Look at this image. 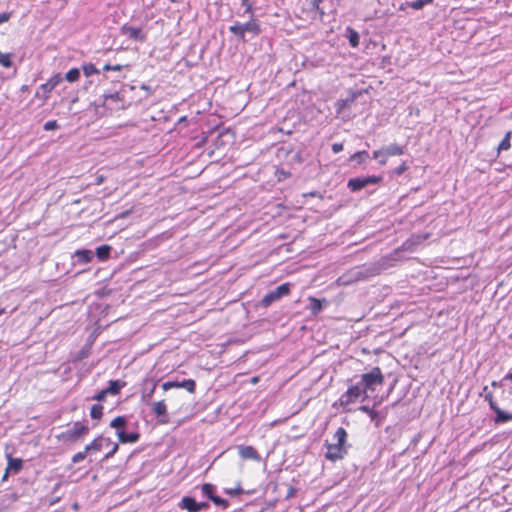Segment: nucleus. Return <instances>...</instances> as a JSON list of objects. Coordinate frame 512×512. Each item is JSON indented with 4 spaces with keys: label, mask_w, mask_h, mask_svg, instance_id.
<instances>
[{
    "label": "nucleus",
    "mask_w": 512,
    "mask_h": 512,
    "mask_svg": "<svg viewBox=\"0 0 512 512\" xmlns=\"http://www.w3.org/2000/svg\"><path fill=\"white\" fill-rule=\"evenodd\" d=\"M117 448H118V445L114 444L112 450L106 454V458L112 456L115 453V451L117 450Z\"/></svg>",
    "instance_id": "obj_50"
},
{
    "label": "nucleus",
    "mask_w": 512,
    "mask_h": 512,
    "mask_svg": "<svg viewBox=\"0 0 512 512\" xmlns=\"http://www.w3.org/2000/svg\"><path fill=\"white\" fill-rule=\"evenodd\" d=\"M241 5L245 8L244 14H248L250 17H253V7L250 0H241Z\"/></svg>",
    "instance_id": "obj_37"
},
{
    "label": "nucleus",
    "mask_w": 512,
    "mask_h": 512,
    "mask_svg": "<svg viewBox=\"0 0 512 512\" xmlns=\"http://www.w3.org/2000/svg\"><path fill=\"white\" fill-rule=\"evenodd\" d=\"M512 132L508 131L502 141L499 143L497 150L498 153L502 150H508L511 147L510 139H511Z\"/></svg>",
    "instance_id": "obj_27"
},
{
    "label": "nucleus",
    "mask_w": 512,
    "mask_h": 512,
    "mask_svg": "<svg viewBox=\"0 0 512 512\" xmlns=\"http://www.w3.org/2000/svg\"><path fill=\"white\" fill-rule=\"evenodd\" d=\"M63 81V77L60 73L53 75L46 83L40 85V89L45 94V99L48 97L47 95L61 82Z\"/></svg>",
    "instance_id": "obj_14"
},
{
    "label": "nucleus",
    "mask_w": 512,
    "mask_h": 512,
    "mask_svg": "<svg viewBox=\"0 0 512 512\" xmlns=\"http://www.w3.org/2000/svg\"><path fill=\"white\" fill-rule=\"evenodd\" d=\"M360 383L365 391H375L377 386H382L384 383V376L379 367L372 368L371 371L364 373L360 376Z\"/></svg>",
    "instance_id": "obj_2"
},
{
    "label": "nucleus",
    "mask_w": 512,
    "mask_h": 512,
    "mask_svg": "<svg viewBox=\"0 0 512 512\" xmlns=\"http://www.w3.org/2000/svg\"><path fill=\"white\" fill-rule=\"evenodd\" d=\"M59 500H60V498H59V497H57V498H53V500L51 501V504H55V503H56V502H58Z\"/></svg>",
    "instance_id": "obj_54"
},
{
    "label": "nucleus",
    "mask_w": 512,
    "mask_h": 512,
    "mask_svg": "<svg viewBox=\"0 0 512 512\" xmlns=\"http://www.w3.org/2000/svg\"><path fill=\"white\" fill-rule=\"evenodd\" d=\"M215 505L222 507L223 509H227L229 506V502L226 499H223L217 495H214L210 499Z\"/></svg>",
    "instance_id": "obj_34"
},
{
    "label": "nucleus",
    "mask_w": 512,
    "mask_h": 512,
    "mask_svg": "<svg viewBox=\"0 0 512 512\" xmlns=\"http://www.w3.org/2000/svg\"><path fill=\"white\" fill-rule=\"evenodd\" d=\"M201 491L205 497L211 499L215 495L216 487L211 483H205L202 485Z\"/></svg>",
    "instance_id": "obj_26"
},
{
    "label": "nucleus",
    "mask_w": 512,
    "mask_h": 512,
    "mask_svg": "<svg viewBox=\"0 0 512 512\" xmlns=\"http://www.w3.org/2000/svg\"><path fill=\"white\" fill-rule=\"evenodd\" d=\"M209 508L208 502H197V512L207 510Z\"/></svg>",
    "instance_id": "obj_46"
},
{
    "label": "nucleus",
    "mask_w": 512,
    "mask_h": 512,
    "mask_svg": "<svg viewBox=\"0 0 512 512\" xmlns=\"http://www.w3.org/2000/svg\"><path fill=\"white\" fill-rule=\"evenodd\" d=\"M433 0H415L412 2H407V6L411 7L414 10L422 9L426 4L431 3Z\"/></svg>",
    "instance_id": "obj_31"
},
{
    "label": "nucleus",
    "mask_w": 512,
    "mask_h": 512,
    "mask_svg": "<svg viewBox=\"0 0 512 512\" xmlns=\"http://www.w3.org/2000/svg\"><path fill=\"white\" fill-rule=\"evenodd\" d=\"M157 387V383L153 380H146L143 383L141 389V399L143 402L149 403L152 395L154 394Z\"/></svg>",
    "instance_id": "obj_13"
},
{
    "label": "nucleus",
    "mask_w": 512,
    "mask_h": 512,
    "mask_svg": "<svg viewBox=\"0 0 512 512\" xmlns=\"http://www.w3.org/2000/svg\"><path fill=\"white\" fill-rule=\"evenodd\" d=\"M347 432L343 427H339L334 435L332 442L326 440L325 446L327 451L325 457L330 461H337L343 459L348 453V446L346 445Z\"/></svg>",
    "instance_id": "obj_1"
},
{
    "label": "nucleus",
    "mask_w": 512,
    "mask_h": 512,
    "mask_svg": "<svg viewBox=\"0 0 512 512\" xmlns=\"http://www.w3.org/2000/svg\"><path fill=\"white\" fill-rule=\"evenodd\" d=\"M360 398H362V400H365L368 398V394L359 381L355 384L349 385L347 391L341 395L339 401L341 406H347L351 403L356 402Z\"/></svg>",
    "instance_id": "obj_3"
},
{
    "label": "nucleus",
    "mask_w": 512,
    "mask_h": 512,
    "mask_svg": "<svg viewBox=\"0 0 512 512\" xmlns=\"http://www.w3.org/2000/svg\"><path fill=\"white\" fill-rule=\"evenodd\" d=\"M60 486H61V484H60V483H57V484L55 485V487H54V491H56Z\"/></svg>",
    "instance_id": "obj_57"
},
{
    "label": "nucleus",
    "mask_w": 512,
    "mask_h": 512,
    "mask_svg": "<svg viewBox=\"0 0 512 512\" xmlns=\"http://www.w3.org/2000/svg\"><path fill=\"white\" fill-rule=\"evenodd\" d=\"M382 181L381 176H365V177H356L349 179L347 183V187L352 192H358L364 187L370 185V184H377Z\"/></svg>",
    "instance_id": "obj_7"
},
{
    "label": "nucleus",
    "mask_w": 512,
    "mask_h": 512,
    "mask_svg": "<svg viewBox=\"0 0 512 512\" xmlns=\"http://www.w3.org/2000/svg\"><path fill=\"white\" fill-rule=\"evenodd\" d=\"M120 69V66L119 65H116V66H111V65H105L104 66V70H119Z\"/></svg>",
    "instance_id": "obj_49"
},
{
    "label": "nucleus",
    "mask_w": 512,
    "mask_h": 512,
    "mask_svg": "<svg viewBox=\"0 0 512 512\" xmlns=\"http://www.w3.org/2000/svg\"><path fill=\"white\" fill-rule=\"evenodd\" d=\"M151 411L160 424H167L169 422L167 406L164 400L153 402L151 404Z\"/></svg>",
    "instance_id": "obj_9"
},
{
    "label": "nucleus",
    "mask_w": 512,
    "mask_h": 512,
    "mask_svg": "<svg viewBox=\"0 0 512 512\" xmlns=\"http://www.w3.org/2000/svg\"><path fill=\"white\" fill-rule=\"evenodd\" d=\"M103 415V406L101 404H94L90 410V416L92 419H100Z\"/></svg>",
    "instance_id": "obj_29"
},
{
    "label": "nucleus",
    "mask_w": 512,
    "mask_h": 512,
    "mask_svg": "<svg viewBox=\"0 0 512 512\" xmlns=\"http://www.w3.org/2000/svg\"><path fill=\"white\" fill-rule=\"evenodd\" d=\"M80 78V69L72 68L70 69L63 79H66L68 82H76Z\"/></svg>",
    "instance_id": "obj_28"
},
{
    "label": "nucleus",
    "mask_w": 512,
    "mask_h": 512,
    "mask_svg": "<svg viewBox=\"0 0 512 512\" xmlns=\"http://www.w3.org/2000/svg\"><path fill=\"white\" fill-rule=\"evenodd\" d=\"M138 438H139L138 433L130 432V443L136 442L138 440Z\"/></svg>",
    "instance_id": "obj_47"
},
{
    "label": "nucleus",
    "mask_w": 512,
    "mask_h": 512,
    "mask_svg": "<svg viewBox=\"0 0 512 512\" xmlns=\"http://www.w3.org/2000/svg\"><path fill=\"white\" fill-rule=\"evenodd\" d=\"M242 29L244 38H246L247 33L250 34L252 38L261 33L260 24L257 20L253 19V17H251L248 22L242 23Z\"/></svg>",
    "instance_id": "obj_12"
},
{
    "label": "nucleus",
    "mask_w": 512,
    "mask_h": 512,
    "mask_svg": "<svg viewBox=\"0 0 512 512\" xmlns=\"http://www.w3.org/2000/svg\"><path fill=\"white\" fill-rule=\"evenodd\" d=\"M109 395L105 389L101 390L100 392L96 393L91 397L92 400L101 402L104 401L106 396Z\"/></svg>",
    "instance_id": "obj_41"
},
{
    "label": "nucleus",
    "mask_w": 512,
    "mask_h": 512,
    "mask_svg": "<svg viewBox=\"0 0 512 512\" xmlns=\"http://www.w3.org/2000/svg\"><path fill=\"white\" fill-rule=\"evenodd\" d=\"M82 69H83L84 75L87 77H89L93 74L99 73V70L96 69V67L92 63L84 64Z\"/></svg>",
    "instance_id": "obj_33"
},
{
    "label": "nucleus",
    "mask_w": 512,
    "mask_h": 512,
    "mask_svg": "<svg viewBox=\"0 0 512 512\" xmlns=\"http://www.w3.org/2000/svg\"><path fill=\"white\" fill-rule=\"evenodd\" d=\"M369 153L366 150L357 151L353 155L350 156L349 161L350 162H356L358 165H362L369 159Z\"/></svg>",
    "instance_id": "obj_21"
},
{
    "label": "nucleus",
    "mask_w": 512,
    "mask_h": 512,
    "mask_svg": "<svg viewBox=\"0 0 512 512\" xmlns=\"http://www.w3.org/2000/svg\"><path fill=\"white\" fill-rule=\"evenodd\" d=\"M322 3V0H311L310 5L313 9H315L319 15L322 17L324 15L323 9L320 7V4Z\"/></svg>",
    "instance_id": "obj_40"
},
{
    "label": "nucleus",
    "mask_w": 512,
    "mask_h": 512,
    "mask_svg": "<svg viewBox=\"0 0 512 512\" xmlns=\"http://www.w3.org/2000/svg\"><path fill=\"white\" fill-rule=\"evenodd\" d=\"M407 169H408V167H407L406 163L402 162L401 165H399L397 168H395L394 174L397 176L402 175Z\"/></svg>",
    "instance_id": "obj_43"
},
{
    "label": "nucleus",
    "mask_w": 512,
    "mask_h": 512,
    "mask_svg": "<svg viewBox=\"0 0 512 512\" xmlns=\"http://www.w3.org/2000/svg\"><path fill=\"white\" fill-rule=\"evenodd\" d=\"M9 473H10V472H7V470L5 471V474H4V476H3V481H4V480H6V479L8 478V474H9Z\"/></svg>",
    "instance_id": "obj_55"
},
{
    "label": "nucleus",
    "mask_w": 512,
    "mask_h": 512,
    "mask_svg": "<svg viewBox=\"0 0 512 512\" xmlns=\"http://www.w3.org/2000/svg\"><path fill=\"white\" fill-rule=\"evenodd\" d=\"M290 283H283L276 287L275 289L269 291L259 302V306L263 308H268L274 302L279 301L282 297L289 295L290 293Z\"/></svg>",
    "instance_id": "obj_4"
},
{
    "label": "nucleus",
    "mask_w": 512,
    "mask_h": 512,
    "mask_svg": "<svg viewBox=\"0 0 512 512\" xmlns=\"http://www.w3.org/2000/svg\"><path fill=\"white\" fill-rule=\"evenodd\" d=\"M240 457L244 460H254L259 462L261 457L257 450L252 446L239 445L237 446Z\"/></svg>",
    "instance_id": "obj_11"
},
{
    "label": "nucleus",
    "mask_w": 512,
    "mask_h": 512,
    "mask_svg": "<svg viewBox=\"0 0 512 512\" xmlns=\"http://www.w3.org/2000/svg\"><path fill=\"white\" fill-rule=\"evenodd\" d=\"M224 492L232 497L234 496H238L240 494L243 493V489L241 488L240 485H238L237 487L235 488H227L224 490Z\"/></svg>",
    "instance_id": "obj_38"
},
{
    "label": "nucleus",
    "mask_w": 512,
    "mask_h": 512,
    "mask_svg": "<svg viewBox=\"0 0 512 512\" xmlns=\"http://www.w3.org/2000/svg\"><path fill=\"white\" fill-rule=\"evenodd\" d=\"M23 467V461L20 458H13L8 455L7 472L18 473Z\"/></svg>",
    "instance_id": "obj_19"
},
{
    "label": "nucleus",
    "mask_w": 512,
    "mask_h": 512,
    "mask_svg": "<svg viewBox=\"0 0 512 512\" xmlns=\"http://www.w3.org/2000/svg\"><path fill=\"white\" fill-rule=\"evenodd\" d=\"M5 313H6L5 309L4 308H0V316L5 314Z\"/></svg>",
    "instance_id": "obj_56"
},
{
    "label": "nucleus",
    "mask_w": 512,
    "mask_h": 512,
    "mask_svg": "<svg viewBox=\"0 0 512 512\" xmlns=\"http://www.w3.org/2000/svg\"><path fill=\"white\" fill-rule=\"evenodd\" d=\"M486 393H489L488 387L484 386L483 391L480 394H486Z\"/></svg>",
    "instance_id": "obj_53"
},
{
    "label": "nucleus",
    "mask_w": 512,
    "mask_h": 512,
    "mask_svg": "<svg viewBox=\"0 0 512 512\" xmlns=\"http://www.w3.org/2000/svg\"><path fill=\"white\" fill-rule=\"evenodd\" d=\"M125 386V382L120 380H112L109 382V386L105 388L109 395H116L119 393L120 389Z\"/></svg>",
    "instance_id": "obj_23"
},
{
    "label": "nucleus",
    "mask_w": 512,
    "mask_h": 512,
    "mask_svg": "<svg viewBox=\"0 0 512 512\" xmlns=\"http://www.w3.org/2000/svg\"><path fill=\"white\" fill-rule=\"evenodd\" d=\"M122 29H123V30L127 29V25H126V24H124V25L122 26Z\"/></svg>",
    "instance_id": "obj_60"
},
{
    "label": "nucleus",
    "mask_w": 512,
    "mask_h": 512,
    "mask_svg": "<svg viewBox=\"0 0 512 512\" xmlns=\"http://www.w3.org/2000/svg\"><path fill=\"white\" fill-rule=\"evenodd\" d=\"M333 153L337 154L343 150V144L342 143H334L331 147Z\"/></svg>",
    "instance_id": "obj_45"
},
{
    "label": "nucleus",
    "mask_w": 512,
    "mask_h": 512,
    "mask_svg": "<svg viewBox=\"0 0 512 512\" xmlns=\"http://www.w3.org/2000/svg\"><path fill=\"white\" fill-rule=\"evenodd\" d=\"M88 453H89V452H88V451H86V448L84 449V451H81V452L76 453V454L72 457V462H73L74 464L80 463L81 461H83V460L86 458V456H87V454H88Z\"/></svg>",
    "instance_id": "obj_36"
},
{
    "label": "nucleus",
    "mask_w": 512,
    "mask_h": 512,
    "mask_svg": "<svg viewBox=\"0 0 512 512\" xmlns=\"http://www.w3.org/2000/svg\"><path fill=\"white\" fill-rule=\"evenodd\" d=\"M9 19V14L8 13H1L0 14V24L8 21Z\"/></svg>",
    "instance_id": "obj_48"
},
{
    "label": "nucleus",
    "mask_w": 512,
    "mask_h": 512,
    "mask_svg": "<svg viewBox=\"0 0 512 512\" xmlns=\"http://www.w3.org/2000/svg\"><path fill=\"white\" fill-rule=\"evenodd\" d=\"M178 507L188 512H197V501L193 497L185 496L178 503Z\"/></svg>",
    "instance_id": "obj_16"
},
{
    "label": "nucleus",
    "mask_w": 512,
    "mask_h": 512,
    "mask_svg": "<svg viewBox=\"0 0 512 512\" xmlns=\"http://www.w3.org/2000/svg\"><path fill=\"white\" fill-rule=\"evenodd\" d=\"M404 154V148L396 143L390 144L388 146L382 147L379 150L373 152V158H378V156H382L379 164L385 165L387 163V159L390 156H400Z\"/></svg>",
    "instance_id": "obj_6"
},
{
    "label": "nucleus",
    "mask_w": 512,
    "mask_h": 512,
    "mask_svg": "<svg viewBox=\"0 0 512 512\" xmlns=\"http://www.w3.org/2000/svg\"><path fill=\"white\" fill-rule=\"evenodd\" d=\"M505 379L510 380V381L512 382V372H511V373H508V374L505 376Z\"/></svg>",
    "instance_id": "obj_52"
},
{
    "label": "nucleus",
    "mask_w": 512,
    "mask_h": 512,
    "mask_svg": "<svg viewBox=\"0 0 512 512\" xmlns=\"http://www.w3.org/2000/svg\"><path fill=\"white\" fill-rule=\"evenodd\" d=\"M111 249L112 248L109 245H106V244L101 245V246L96 248V251H95L94 255H96V257L99 260L104 261V260L109 258Z\"/></svg>",
    "instance_id": "obj_22"
},
{
    "label": "nucleus",
    "mask_w": 512,
    "mask_h": 512,
    "mask_svg": "<svg viewBox=\"0 0 512 512\" xmlns=\"http://www.w3.org/2000/svg\"><path fill=\"white\" fill-rule=\"evenodd\" d=\"M349 35H348V40H349V43L352 47H357L359 45V34L357 31L351 29V28H348L347 29Z\"/></svg>",
    "instance_id": "obj_30"
},
{
    "label": "nucleus",
    "mask_w": 512,
    "mask_h": 512,
    "mask_svg": "<svg viewBox=\"0 0 512 512\" xmlns=\"http://www.w3.org/2000/svg\"><path fill=\"white\" fill-rule=\"evenodd\" d=\"M496 414L494 418L495 424H503L512 420V413L505 412L499 408V406L493 410Z\"/></svg>",
    "instance_id": "obj_20"
},
{
    "label": "nucleus",
    "mask_w": 512,
    "mask_h": 512,
    "mask_svg": "<svg viewBox=\"0 0 512 512\" xmlns=\"http://www.w3.org/2000/svg\"><path fill=\"white\" fill-rule=\"evenodd\" d=\"M109 444V439L105 437H99L94 439L90 444H88L85 448L86 451H100L104 445Z\"/></svg>",
    "instance_id": "obj_17"
},
{
    "label": "nucleus",
    "mask_w": 512,
    "mask_h": 512,
    "mask_svg": "<svg viewBox=\"0 0 512 512\" xmlns=\"http://www.w3.org/2000/svg\"><path fill=\"white\" fill-rule=\"evenodd\" d=\"M294 493H295V489L293 487H290L288 494H287V498L292 497L294 495Z\"/></svg>",
    "instance_id": "obj_51"
},
{
    "label": "nucleus",
    "mask_w": 512,
    "mask_h": 512,
    "mask_svg": "<svg viewBox=\"0 0 512 512\" xmlns=\"http://www.w3.org/2000/svg\"><path fill=\"white\" fill-rule=\"evenodd\" d=\"M170 1H171V2H173V3H179V2H181L182 0H170Z\"/></svg>",
    "instance_id": "obj_59"
},
{
    "label": "nucleus",
    "mask_w": 512,
    "mask_h": 512,
    "mask_svg": "<svg viewBox=\"0 0 512 512\" xmlns=\"http://www.w3.org/2000/svg\"><path fill=\"white\" fill-rule=\"evenodd\" d=\"M59 127H60V126H59V124L57 123V121H56V120H49V121H47V122L44 124V126H43V128H44V130H45V131L56 130V129H58Z\"/></svg>",
    "instance_id": "obj_39"
},
{
    "label": "nucleus",
    "mask_w": 512,
    "mask_h": 512,
    "mask_svg": "<svg viewBox=\"0 0 512 512\" xmlns=\"http://www.w3.org/2000/svg\"><path fill=\"white\" fill-rule=\"evenodd\" d=\"M130 39L143 42L146 40V33L141 28L130 27Z\"/></svg>",
    "instance_id": "obj_25"
},
{
    "label": "nucleus",
    "mask_w": 512,
    "mask_h": 512,
    "mask_svg": "<svg viewBox=\"0 0 512 512\" xmlns=\"http://www.w3.org/2000/svg\"><path fill=\"white\" fill-rule=\"evenodd\" d=\"M309 309L312 315L319 314L323 309V302L326 303V299L319 300L315 297H309Z\"/></svg>",
    "instance_id": "obj_18"
},
{
    "label": "nucleus",
    "mask_w": 512,
    "mask_h": 512,
    "mask_svg": "<svg viewBox=\"0 0 512 512\" xmlns=\"http://www.w3.org/2000/svg\"><path fill=\"white\" fill-rule=\"evenodd\" d=\"M12 60L10 54H3L0 52V65H2L5 68L12 67Z\"/></svg>",
    "instance_id": "obj_32"
},
{
    "label": "nucleus",
    "mask_w": 512,
    "mask_h": 512,
    "mask_svg": "<svg viewBox=\"0 0 512 512\" xmlns=\"http://www.w3.org/2000/svg\"><path fill=\"white\" fill-rule=\"evenodd\" d=\"M73 257L75 259V263H77V264H87V263H89L93 259L94 252L91 251V250H88V249L77 250L74 253Z\"/></svg>",
    "instance_id": "obj_15"
},
{
    "label": "nucleus",
    "mask_w": 512,
    "mask_h": 512,
    "mask_svg": "<svg viewBox=\"0 0 512 512\" xmlns=\"http://www.w3.org/2000/svg\"><path fill=\"white\" fill-rule=\"evenodd\" d=\"M111 427L116 428L121 443H128V431L125 430L126 417L118 416L111 421Z\"/></svg>",
    "instance_id": "obj_10"
},
{
    "label": "nucleus",
    "mask_w": 512,
    "mask_h": 512,
    "mask_svg": "<svg viewBox=\"0 0 512 512\" xmlns=\"http://www.w3.org/2000/svg\"><path fill=\"white\" fill-rule=\"evenodd\" d=\"M229 31L235 35L239 40H241L242 42H246L247 39L244 38L243 36V29H242V23L240 22H235L233 25H231L229 27Z\"/></svg>",
    "instance_id": "obj_24"
},
{
    "label": "nucleus",
    "mask_w": 512,
    "mask_h": 512,
    "mask_svg": "<svg viewBox=\"0 0 512 512\" xmlns=\"http://www.w3.org/2000/svg\"><path fill=\"white\" fill-rule=\"evenodd\" d=\"M359 410H360V411H362V412H365V413L369 414V415L371 416V418H374V417H375V415H376V412H375L372 408H370L369 406H365V405H363V406H361V407L359 408Z\"/></svg>",
    "instance_id": "obj_44"
},
{
    "label": "nucleus",
    "mask_w": 512,
    "mask_h": 512,
    "mask_svg": "<svg viewBox=\"0 0 512 512\" xmlns=\"http://www.w3.org/2000/svg\"><path fill=\"white\" fill-rule=\"evenodd\" d=\"M89 431V427L85 422H74L73 425L62 433L65 441H76Z\"/></svg>",
    "instance_id": "obj_5"
},
{
    "label": "nucleus",
    "mask_w": 512,
    "mask_h": 512,
    "mask_svg": "<svg viewBox=\"0 0 512 512\" xmlns=\"http://www.w3.org/2000/svg\"><path fill=\"white\" fill-rule=\"evenodd\" d=\"M491 385H492V386H494V387H496V386H498V382L493 381V382L491 383Z\"/></svg>",
    "instance_id": "obj_58"
},
{
    "label": "nucleus",
    "mask_w": 512,
    "mask_h": 512,
    "mask_svg": "<svg viewBox=\"0 0 512 512\" xmlns=\"http://www.w3.org/2000/svg\"><path fill=\"white\" fill-rule=\"evenodd\" d=\"M106 100H112V101H115V100H121L123 101L124 100V94L120 93V92H115V93H112L110 95H108L106 97Z\"/></svg>",
    "instance_id": "obj_42"
},
{
    "label": "nucleus",
    "mask_w": 512,
    "mask_h": 512,
    "mask_svg": "<svg viewBox=\"0 0 512 512\" xmlns=\"http://www.w3.org/2000/svg\"><path fill=\"white\" fill-rule=\"evenodd\" d=\"M480 396L483 397L485 399V401L488 402L491 410H495L498 407V405L494 401V398H493V395L491 392L486 393V394H480Z\"/></svg>",
    "instance_id": "obj_35"
},
{
    "label": "nucleus",
    "mask_w": 512,
    "mask_h": 512,
    "mask_svg": "<svg viewBox=\"0 0 512 512\" xmlns=\"http://www.w3.org/2000/svg\"><path fill=\"white\" fill-rule=\"evenodd\" d=\"M163 391L171 388H183L189 393H194L196 390V382L193 379H184L182 381H167L162 384Z\"/></svg>",
    "instance_id": "obj_8"
}]
</instances>
